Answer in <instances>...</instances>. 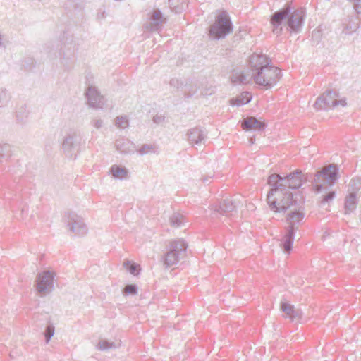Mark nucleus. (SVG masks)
<instances>
[{"instance_id":"obj_29","label":"nucleus","mask_w":361,"mask_h":361,"mask_svg":"<svg viewBox=\"0 0 361 361\" xmlns=\"http://www.w3.org/2000/svg\"><path fill=\"white\" fill-rule=\"evenodd\" d=\"M169 222L173 227H180L184 225V216L180 213H173L169 217Z\"/></svg>"},{"instance_id":"obj_13","label":"nucleus","mask_w":361,"mask_h":361,"mask_svg":"<svg viewBox=\"0 0 361 361\" xmlns=\"http://www.w3.org/2000/svg\"><path fill=\"white\" fill-rule=\"evenodd\" d=\"M305 217V208L302 205L295 206L290 210L287 215L286 221L288 222V227L297 231L299 228L300 222Z\"/></svg>"},{"instance_id":"obj_35","label":"nucleus","mask_w":361,"mask_h":361,"mask_svg":"<svg viewBox=\"0 0 361 361\" xmlns=\"http://www.w3.org/2000/svg\"><path fill=\"white\" fill-rule=\"evenodd\" d=\"M115 125L119 128L124 129L129 125L128 120L126 116H118L115 119Z\"/></svg>"},{"instance_id":"obj_6","label":"nucleus","mask_w":361,"mask_h":361,"mask_svg":"<svg viewBox=\"0 0 361 361\" xmlns=\"http://www.w3.org/2000/svg\"><path fill=\"white\" fill-rule=\"evenodd\" d=\"M233 28L231 18L224 11L217 16L215 22L210 26L209 35L213 39H223L232 32Z\"/></svg>"},{"instance_id":"obj_44","label":"nucleus","mask_w":361,"mask_h":361,"mask_svg":"<svg viewBox=\"0 0 361 361\" xmlns=\"http://www.w3.org/2000/svg\"><path fill=\"white\" fill-rule=\"evenodd\" d=\"M164 121V116H163L162 115L157 114L156 116H154L153 117V121H154V123H155L157 124H159V123H162Z\"/></svg>"},{"instance_id":"obj_41","label":"nucleus","mask_w":361,"mask_h":361,"mask_svg":"<svg viewBox=\"0 0 361 361\" xmlns=\"http://www.w3.org/2000/svg\"><path fill=\"white\" fill-rule=\"evenodd\" d=\"M353 8L357 14L361 13V0H353Z\"/></svg>"},{"instance_id":"obj_15","label":"nucleus","mask_w":361,"mask_h":361,"mask_svg":"<svg viewBox=\"0 0 361 361\" xmlns=\"http://www.w3.org/2000/svg\"><path fill=\"white\" fill-rule=\"evenodd\" d=\"M187 136L190 144L197 145L204 142L207 133L204 128L197 126L188 130Z\"/></svg>"},{"instance_id":"obj_36","label":"nucleus","mask_w":361,"mask_h":361,"mask_svg":"<svg viewBox=\"0 0 361 361\" xmlns=\"http://www.w3.org/2000/svg\"><path fill=\"white\" fill-rule=\"evenodd\" d=\"M54 331H55V329H54V326H53V324H49L46 327V329L44 331L46 343H48L49 342L50 339L54 334Z\"/></svg>"},{"instance_id":"obj_42","label":"nucleus","mask_w":361,"mask_h":361,"mask_svg":"<svg viewBox=\"0 0 361 361\" xmlns=\"http://www.w3.org/2000/svg\"><path fill=\"white\" fill-rule=\"evenodd\" d=\"M322 37V35L319 30H314L312 32V39L313 41L316 42L317 44L319 42Z\"/></svg>"},{"instance_id":"obj_24","label":"nucleus","mask_w":361,"mask_h":361,"mask_svg":"<svg viewBox=\"0 0 361 361\" xmlns=\"http://www.w3.org/2000/svg\"><path fill=\"white\" fill-rule=\"evenodd\" d=\"M109 173L114 178L123 179L127 177L128 170L120 165L114 164L111 166Z\"/></svg>"},{"instance_id":"obj_47","label":"nucleus","mask_w":361,"mask_h":361,"mask_svg":"<svg viewBox=\"0 0 361 361\" xmlns=\"http://www.w3.org/2000/svg\"><path fill=\"white\" fill-rule=\"evenodd\" d=\"M4 47V43H3V42H2V37H1V36L0 35V47Z\"/></svg>"},{"instance_id":"obj_17","label":"nucleus","mask_w":361,"mask_h":361,"mask_svg":"<svg viewBox=\"0 0 361 361\" xmlns=\"http://www.w3.org/2000/svg\"><path fill=\"white\" fill-rule=\"evenodd\" d=\"M241 127L246 131L252 130L262 131L266 127V123L254 116H248L243 120Z\"/></svg>"},{"instance_id":"obj_26","label":"nucleus","mask_w":361,"mask_h":361,"mask_svg":"<svg viewBox=\"0 0 361 361\" xmlns=\"http://www.w3.org/2000/svg\"><path fill=\"white\" fill-rule=\"evenodd\" d=\"M30 111L26 106H20L18 109L16 114V121L18 123L25 124L28 121Z\"/></svg>"},{"instance_id":"obj_21","label":"nucleus","mask_w":361,"mask_h":361,"mask_svg":"<svg viewBox=\"0 0 361 361\" xmlns=\"http://www.w3.org/2000/svg\"><path fill=\"white\" fill-rule=\"evenodd\" d=\"M281 309L291 320H298L303 314L300 309H295L293 305L285 302H281Z\"/></svg>"},{"instance_id":"obj_22","label":"nucleus","mask_w":361,"mask_h":361,"mask_svg":"<svg viewBox=\"0 0 361 361\" xmlns=\"http://www.w3.org/2000/svg\"><path fill=\"white\" fill-rule=\"evenodd\" d=\"M115 147L122 154H130L135 152V145L130 140L125 138H118L115 142Z\"/></svg>"},{"instance_id":"obj_23","label":"nucleus","mask_w":361,"mask_h":361,"mask_svg":"<svg viewBox=\"0 0 361 361\" xmlns=\"http://www.w3.org/2000/svg\"><path fill=\"white\" fill-rule=\"evenodd\" d=\"M357 200L356 192L353 191L350 192L346 197L345 201V213L350 214L356 209Z\"/></svg>"},{"instance_id":"obj_8","label":"nucleus","mask_w":361,"mask_h":361,"mask_svg":"<svg viewBox=\"0 0 361 361\" xmlns=\"http://www.w3.org/2000/svg\"><path fill=\"white\" fill-rule=\"evenodd\" d=\"M187 247L188 244L183 240L172 241L163 258L165 267H170L176 264L185 256Z\"/></svg>"},{"instance_id":"obj_12","label":"nucleus","mask_w":361,"mask_h":361,"mask_svg":"<svg viewBox=\"0 0 361 361\" xmlns=\"http://www.w3.org/2000/svg\"><path fill=\"white\" fill-rule=\"evenodd\" d=\"M64 221L69 230L75 235H84L87 233V228L83 219L75 212L66 213Z\"/></svg>"},{"instance_id":"obj_43","label":"nucleus","mask_w":361,"mask_h":361,"mask_svg":"<svg viewBox=\"0 0 361 361\" xmlns=\"http://www.w3.org/2000/svg\"><path fill=\"white\" fill-rule=\"evenodd\" d=\"M196 91L197 88H195V90H188V86L185 85V90H184L185 96L188 98L191 97L196 92Z\"/></svg>"},{"instance_id":"obj_18","label":"nucleus","mask_w":361,"mask_h":361,"mask_svg":"<svg viewBox=\"0 0 361 361\" xmlns=\"http://www.w3.org/2000/svg\"><path fill=\"white\" fill-rule=\"evenodd\" d=\"M296 231L293 228H286V233L281 240V247L283 248L284 252L290 254L293 249V240L295 238Z\"/></svg>"},{"instance_id":"obj_33","label":"nucleus","mask_w":361,"mask_h":361,"mask_svg":"<svg viewBox=\"0 0 361 361\" xmlns=\"http://www.w3.org/2000/svg\"><path fill=\"white\" fill-rule=\"evenodd\" d=\"M137 152L140 155H145L149 153L155 154L157 152V147L155 145L145 144L142 145Z\"/></svg>"},{"instance_id":"obj_34","label":"nucleus","mask_w":361,"mask_h":361,"mask_svg":"<svg viewBox=\"0 0 361 361\" xmlns=\"http://www.w3.org/2000/svg\"><path fill=\"white\" fill-rule=\"evenodd\" d=\"M138 292V286L136 284H128L125 286L123 290V293L124 295H137Z\"/></svg>"},{"instance_id":"obj_3","label":"nucleus","mask_w":361,"mask_h":361,"mask_svg":"<svg viewBox=\"0 0 361 361\" xmlns=\"http://www.w3.org/2000/svg\"><path fill=\"white\" fill-rule=\"evenodd\" d=\"M291 192L271 187L267 195V202L271 211L277 213L285 212L288 209H291L297 204Z\"/></svg>"},{"instance_id":"obj_30","label":"nucleus","mask_w":361,"mask_h":361,"mask_svg":"<svg viewBox=\"0 0 361 361\" xmlns=\"http://www.w3.org/2000/svg\"><path fill=\"white\" fill-rule=\"evenodd\" d=\"M187 4V0H169V7L175 12H180Z\"/></svg>"},{"instance_id":"obj_11","label":"nucleus","mask_w":361,"mask_h":361,"mask_svg":"<svg viewBox=\"0 0 361 361\" xmlns=\"http://www.w3.org/2000/svg\"><path fill=\"white\" fill-rule=\"evenodd\" d=\"M54 274L50 271H44L37 274L35 287L40 295H45L51 293L54 288Z\"/></svg>"},{"instance_id":"obj_4","label":"nucleus","mask_w":361,"mask_h":361,"mask_svg":"<svg viewBox=\"0 0 361 361\" xmlns=\"http://www.w3.org/2000/svg\"><path fill=\"white\" fill-rule=\"evenodd\" d=\"M307 180V174H303L301 170H295L286 176L282 177L274 173L269 176L267 183L271 187H276L282 190L298 189Z\"/></svg>"},{"instance_id":"obj_2","label":"nucleus","mask_w":361,"mask_h":361,"mask_svg":"<svg viewBox=\"0 0 361 361\" xmlns=\"http://www.w3.org/2000/svg\"><path fill=\"white\" fill-rule=\"evenodd\" d=\"M305 16V13L303 9L292 11L289 5H286L271 16L270 23L273 26V32L277 36L281 35L283 30V23L288 26V30L290 32H299L302 27Z\"/></svg>"},{"instance_id":"obj_45","label":"nucleus","mask_w":361,"mask_h":361,"mask_svg":"<svg viewBox=\"0 0 361 361\" xmlns=\"http://www.w3.org/2000/svg\"><path fill=\"white\" fill-rule=\"evenodd\" d=\"M93 126L97 129L102 128L103 125V121L101 119H95L92 122Z\"/></svg>"},{"instance_id":"obj_1","label":"nucleus","mask_w":361,"mask_h":361,"mask_svg":"<svg viewBox=\"0 0 361 361\" xmlns=\"http://www.w3.org/2000/svg\"><path fill=\"white\" fill-rule=\"evenodd\" d=\"M252 73L248 71H233L231 81L234 85H244L252 80L265 89L272 88L281 78V71L271 64V60L264 54H253L250 57Z\"/></svg>"},{"instance_id":"obj_16","label":"nucleus","mask_w":361,"mask_h":361,"mask_svg":"<svg viewBox=\"0 0 361 361\" xmlns=\"http://www.w3.org/2000/svg\"><path fill=\"white\" fill-rule=\"evenodd\" d=\"M236 207L237 206L234 201L226 199L221 200L219 204L215 205L214 210L221 215L232 216L236 212Z\"/></svg>"},{"instance_id":"obj_37","label":"nucleus","mask_w":361,"mask_h":361,"mask_svg":"<svg viewBox=\"0 0 361 361\" xmlns=\"http://www.w3.org/2000/svg\"><path fill=\"white\" fill-rule=\"evenodd\" d=\"M336 196V192L334 191H330L324 195L322 200L321 201V205L324 206L326 204H329L331 201H332Z\"/></svg>"},{"instance_id":"obj_28","label":"nucleus","mask_w":361,"mask_h":361,"mask_svg":"<svg viewBox=\"0 0 361 361\" xmlns=\"http://www.w3.org/2000/svg\"><path fill=\"white\" fill-rule=\"evenodd\" d=\"M11 100V94L5 87H0V108L6 107Z\"/></svg>"},{"instance_id":"obj_9","label":"nucleus","mask_w":361,"mask_h":361,"mask_svg":"<svg viewBox=\"0 0 361 361\" xmlns=\"http://www.w3.org/2000/svg\"><path fill=\"white\" fill-rule=\"evenodd\" d=\"M80 135L74 130H69L64 136L62 142V150L66 157H75L81 143Z\"/></svg>"},{"instance_id":"obj_40","label":"nucleus","mask_w":361,"mask_h":361,"mask_svg":"<svg viewBox=\"0 0 361 361\" xmlns=\"http://www.w3.org/2000/svg\"><path fill=\"white\" fill-rule=\"evenodd\" d=\"M169 84H170L171 87H175L176 89H179L180 87H181L183 86V82L176 78L171 79L170 80Z\"/></svg>"},{"instance_id":"obj_7","label":"nucleus","mask_w":361,"mask_h":361,"mask_svg":"<svg viewBox=\"0 0 361 361\" xmlns=\"http://www.w3.org/2000/svg\"><path fill=\"white\" fill-rule=\"evenodd\" d=\"M66 35V33H64ZM65 39L62 42L61 48L62 56L61 63L66 70L72 68L76 60V53L78 51V44L72 35L66 34Z\"/></svg>"},{"instance_id":"obj_39","label":"nucleus","mask_w":361,"mask_h":361,"mask_svg":"<svg viewBox=\"0 0 361 361\" xmlns=\"http://www.w3.org/2000/svg\"><path fill=\"white\" fill-rule=\"evenodd\" d=\"M20 218H21V219H24L25 217L27 214V211H28L27 205L25 203L21 202L20 204Z\"/></svg>"},{"instance_id":"obj_48","label":"nucleus","mask_w":361,"mask_h":361,"mask_svg":"<svg viewBox=\"0 0 361 361\" xmlns=\"http://www.w3.org/2000/svg\"><path fill=\"white\" fill-rule=\"evenodd\" d=\"M250 145H252L254 143V137H251L250 139Z\"/></svg>"},{"instance_id":"obj_27","label":"nucleus","mask_w":361,"mask_h":361,"mask_svg":"<svg viewBox=\"0 0 361 361\" xmlns=\"http://www.w3.org/2000/svg\"><path fill=\"white\" fill-rule=\"evenodd\" d=\"M252 99V96L249 92H245L239 97H237L231 100V104L233 106H242L249 103Z\"/></svg>"},{"instance_id":"obj_46","label":"nucleus","mask_w":361,"mask_h":361,"mask_svg":"<svg viewBox=\"0 0 361 361\" xmlns=\"http://www.w3.org/2000/svg\"><path fill=\"white\" fill-rule=\"evenodd\" d=\"M209 177H204L202 178V181L206 183H207L209 181Z\"/></svg>"},{"instance_id":"obj_20","label":"nucleus","mask_w":361,"mask_h":361,"mask_svg":"<svg viewBox=\"0 0 361 361\" xmlns=\"http://www.w3.org/2000/svg\"><path fill=\"white\" fill-rule=\"evenodd\" d=\"M149 20V27L151 31H158L165 22L163 13L159 9L153 11Z\"/></svg>"},{"instance_id":"obj_14","label":"nucleus","mask_w":361,"mask_h":361,"mask_svg":"<svg viewBox=\"0 0 361 361\" xmlns=\"http://www.w3.org/2000/svg\"><path fill=\"white\" fill-rule=\"evenodd\" d=\"M86 96L89 105L94 109H102L105 103L104 97L100 94L98 90L94 87H88Z\"/></svg>"},{"instance_id":"obj_38","label":"nucleus","mask_w":361,"mask_h":361,"mask_svg":"<svg viewBox=\"0 0 361 361\" xmlns=\"http://www.w3.org/2000/svg\"><path fill=\"white\" fill-rule=\"evenodd\" d=\"M349 186L352 188L353 190H358L361 188V180L360 178L352 179Z\"/></svg>"},{"instance_id":"obj_19","label":"nucleus","mask_w":361,"mask_h":361,"mask_svg":"<svg viewBox=\"0 0 361 361\" xmlns=\"http://www.w3.org/2000/svg\"><path fill=\"white\" fill-rule=\"evenodd\" d=\"M360 18L357 14L348 16L343 21V32L348 35L357 30L360 24Z\"/></svg>"},{"instance_id":"obj_31","label":"nucleus","mask_w":361,"mask_h":361,"mask_svg":"<svg viewBox=\"0 0 361 361\" xmlns=\"http://www.w3.org/2000/svg\"><path fill=\"white\" fill-rule=\"evenodd\" d=\"M123 266L131 274L134 276H136L140 273V267L136 263L132 262L129 260H126L123 263Z\"/></svg>"},{"instance_id":"obj_5","label":"nucleus","mask_w":361,"mask_h":361,"mask_svg":"<svg viewBox=\"0 0 361 361\" xmlns=\"http://www.w3.org/2000/svg\"><path fill=\"white\" fill-rule=\"evenodd\" d=\"M338 178V168L336 164H332L322 167L315 175L312 180L314 190L321 192L329 187L334 185Z\"/></svg>"},{"instance_id":"obj_32","label":"nucleus","mask_w":361,"mask_h":361,"mask_svg":"<svg viewBox=\"0 0 361 361\" xmlns=\"http://www.w3.org/2000/svg\"><path fill=\"white\" fill-rule=\"evenodd\" d=\"M11 155V146L8 144H0V161L6 160Z\"/></svg>"},{"instance_id":"obj_25","label":"nucleus","mask_w":361,"mask_h":361,"mask_svg":"<svg viewBox=\"0 0 361 361\" xmlns=\"http://www.w3.org/2000/svg\"><path fill=\"white\" fill-rule=\"evenodd\" d=\"M121 345L120 341H110L106 339H100L97 344V349L99 350H108L109 349H115Z\"/></svg>"},{"instance_id":"obj_10","label":"nucleus","mask_w":361,"mask_h":361,"mask_svg":"<svg viewBox=\"0 0 361 361\" xmlns=\"http://www.w3.org/2000/svg\"><path fill=\"white\" fill-rule=\"evenodd\" d=\"M337 97L336 91L327 90L317 99L314 106L317 110H328L339 104L345 106V99H338Z\"/></svg>"}]
</instances>
